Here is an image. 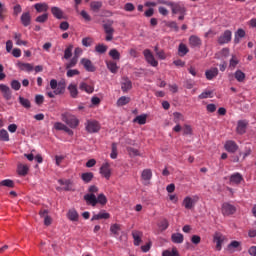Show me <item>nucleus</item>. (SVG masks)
Wrapping results in <instances>:
<instances>
[{
  "mask_svg": "<svg viewBox=\"0 0 256 256\" xmlns=\"http://www.w3.org/2000/svg\"><path fill=\"white\" fill-rule=\"evenodd\" d=\"M61 119L66 125L71 127V129H75L79 126V120L74 115H71L69 113H63L61 115Z\"/></svg>",
  "mask_w": 256,
  "mask_h": 256,
  "instance_id": "1",
  "label": "nucleus"
},
{
  "mask_svg": "<svg viewBox=\"0 0 256 256\" xmlns=\"http://www.w3.org/2000/svg\"><path fill=\"white\" fill-rule=\"evenodd\" d=\"M236 211H237V208L233 204H230L228 202H224L222 204V215H224V217H227L229 215H234Z\"/></svg>",
  "mask_w": 256,
  "mask_h": 256,
  "instance_id": "2",
  "label": "nucleus"
},
{
  "mask_svg": "<svg viewBox=\"0 0 256 256\" xmlns=\"http://www.w3.org/2000/svg\"><path fill=\"white\" fill-rule=\"evenodd\" d=\"M143 55L149 65L152 67H157L159 65V62L155 60V56H153V53L149 49H145L143 51Z\"/></svg>",
  "mask_w": 256,
  "mask_h": 256,
  "instance_id": "3",
  "label": "nucleus"
},
{
  "mask_svg": "<svg viewBox=\"0 0 256 256\" xmlns=\"http://www.w3.org/2000/svg\"><path fill=\"white\" fill-rule=\"evenodd\" d=\"M233 37V32L231 30H225L223 34H221L218 38L219 45H225L227 43H231V39Z\"/></svg>",
  "mask_w": 256,
  "mask_h": 256,
  "instance_id": "4",
  "label": "nucleus"
},
{
  "mask_svg": "<svg viewBox=\"0 0 256 256\" xmlns=\"http://www.w3.org/2000/svg\"><path fill=\"white\" fill-rule=\"evenodd\" d=\"M101 129V125L99 124V122L93 120V121H88L86 123V131L88 133H99Z\"/></svg>",
  "mask_w": 256,
  "mask_h": 256,
  "instance_id": "5",
  "label": "nucleus"
},
{
  "mask_svg": "<svg viewBox=\"0 0 256 256\" xmlns=\"http://www.w3.org/2000/svg\"><path fill=\"white\" fill-rule=\"evenodd\" d=\"M63 93H65V82H59L57 89L53 92H47L46 95L50 99H55V95H63Z\"/></svg>",
  "mask_w": 256,
  "mask_h": 256,
  "instance_id": "6",
  "label": "nucleus"
},
{
  "mask_svg": "<svg viewBox=\"0 0 256 256\" xmlns=\"http://www.w3.org/2000/svg\"><path fill=\"white\" fill-rule=\"evenodd\" d=\"M225 241V236L220 232H216L213 236V242L216 243V251H221L223 243Z\"/></svg>",
  "mask_w": 256,
  "mask_h": 256,
  "instance_id": "7",
  "label": "nucleus"
},
{
  "mask_svg": "<svg viewBox=\"0 0 256 256\" xmlns=\"http://www.w3.org/2000/svg\"><path fill=\"white\" fill-rule=\"evenodd\" d=\"M100 175L105 177V179H111V164L109 162H105L100 167Z\"/></svg>",
  "mask_w": 256,
  "mask_h": 256,
  "instance_id": "8",
  "label": "nucleus"
},
{
  "mask_svg": "<svg viewBox=\"0 0 256 256\" xmlns=\"http://www.w3.org/2000/svg\"><path fill=\"white\" fill-rule=\"evenodd\" d=\"M103 29L106 34L105 41H113V35L115 33L113 26L111 24H104Z\"/></svg>",
  "mask_w": 256,
  "mask_h": 256,
  "instance_id": "9",
  "label": "nucleus"
},
{
  "mask_svg": "<svg viewBox=\"0 0 256 256\" xmlns=\"http://www.w3.org/2000/svg\"><path fill=\"white\" fill-rule=\"evenodd\" d=\"M247 125H249L247 120H239L236 127V133H238V135H245V133H247Z\"/></svg>",
  "mask_w": 256,
  "mask_h": 256,
  "instance_id": "10",
  "label": "nucleus"
},
{
  "mask_svg": "<svg viewBox=\"0 0 256 256\" xmlns=\"http://www.w3.org/2000/svg\"><path fill=\"white\" fill-rule=\"evenodd\" d=\"M219 75V69L217 67H212L205 71V77L207 81H213Z\"/></svg>",
  "mask_w": 256,
  "mask_h": 256,
  "instance_id": "11",
  "label": "nucleus"
},
{
  "mask_svg": "<svg viewBox=\"0 0 256 256\" xmlns=\"http://www.w3.org/2000/svg\"><path fill=\"white\" fill-rule=\"evenodd\" d=\"M151 177H153V172H151V169H145L142 171L141 178L144 181L143 185H145V187H149V181H151Z\"/></svg>",
  "mask_w": 256,
  "mask_h": 256,
  "instance_id": "12",
  "label": "nucleus"
},
{
  "mask_svg": "<svg viewBox=\"0 0 256 256\" xmlns=\"http://www.w3.org/2000/svg\"><path fill=\"white\" fill-rule=\"evenodd\" d=\"M224 149H226L228 153H236L237 149H239V146L235 141L228 140L224 145Z\"/></svg>",
  "mask_w": 256,
  "mask_h": 256,
  "instance_id": "13",
  "label": "nucleus"
},
{
  "mask_svg": "<svg viewBox=\"0 0 256 256\" xmlns=\"http://www.w3.org/2000/svg\"><path fill=\"white\" fill-rule=\"evenodd\" d=\"M81 65H83L84 69H86L89 73H94L95 67L93 62L87 58H82L80 61Z\"/></svg>",
  "mask_w": 256,
  "mask_h": 256,
  "instance_id": "14",
  "label": "nucleus"
},
{
  "mask_svg": "<svg viewBox=\"0 0 256 256\" xmlns=\"http://www.w3.org/2000/svg\"><path fill=\"white\" fill-rule=\"evenodd\" d=\"M172 13L173 15H183V13H186L187 9H185V6L179 4V3H174L172 5Z\"/></svg>",
  "mask_w": 256,
  "mask_h": 256,
  "instance_id": "15",
  "label": "nucleus"
},
{
  "mask_svg": "<svg viewBox=\"0 0 256 256\" xmlns=\"http://www.w3.org/2000/svg\"><path fill=\"white\" fill-rule=\"evenodd\" d=\"M121 89L123 93H127V91H131V89H133V82H131L129 78L124 77L121 83Z\"/></svg>",
  "mask_w": 256,
  "mask_h": 256,
  "instance_id": "16",
  "label": "nucleus"
},
{
  "mask_svg": "<svg viewBox=\"0 0 256 256\" xmlns=\"http://www.w3.org/2000/svg\"><path fill=\"white\" fill-rule=\"evenodd\" d=\"M195 203H197V200L187 196L184 198L182 205L185 207V209L191 210L195 207Z\"/></svg>",
  "mask_w": 256,
  "mask_h": 256,
  "instance_id": "17",
  "label": "nucleus"
},
{
  "mask_svg": "<svg viewBox=\"0 0 256 256\" xmlns=\"http://www.w3.org/2000/svg\"><path fill=\"white\" fill-rule=\"evenodd\" d=\"M20 21L23 27H29L31 25V13L23 12L20 17Z\"/></svg>",
  "mask_w": 256,
  "mask_h": 256,
  "instance_id": "18",
  "label": "nucleus"
},
{
  "mask_svg": "<svg viewBox=\"0 0 256 256\" xmlns=\"http://www.w3.org/2000/svg\"><path fill=\"white\" fill-rule=\"evenodd\" d=\"M54 129H56V131H65V133H68V135H73V130L61 122H56L54 124Z\"/></svg>",
  "mask_w": 256,
  "mask_h": 256,
  "instance_id": "19",
  "label": "nucleus"
},
{
  "mask_svg": "<svg viewBox=\"0 0 256 256\" xmlns=\"http://www.w3.org/2000/svg\"><path fill=\"white\" fill-rule=\"evenodd\" d=\"M0 91L6 101H9L11 99V88H9V86L5 84H0Z\"/></svg>",
  "mask_w": 256,
  "mask_h": 256,
  "instance_id": "20",
  "label": "nucleus"
},
{
  "mask_svg": "<svg viewBox=\"0 0 256 256\" xmlns=\"http://www.w3.org/2000/svg\"><path fill=\"white\" fill-rule=\"evenodd\" d=\"M202 41H201V38H199L198 36H195V35H192L189 37V45L190 47H201L202 45Z\"/></svg>",
  "mask_w": 256,
  "mask_h": 256,
  "instance_id": "21",
  "label": "nucleus"
},
{
  "mask_svg": "<svg viewBox=\"0 0 256 256\" xmlns=\"http://www.w3.org/2000/svg\"><path fill=\"white\" fill-rule=\"evenodd\" d=\"M58 183L63 186L64 191H75V188L73 184L71 183V180H58Z\"/></svg>",
  "mask_w": 256,
  "mask_h": 256,
  "instance_id": "22",
  "label": "nucleus"
},
{
  "mask_svg": "<svg viewBox=\"0 0 256 256\" xmlns=\"http://www.w3.org/2000/svg\"><path fill=\"white\" fill-rule=\"evenodd\" d=\"M107 69L112 72L114 75L119 72V66H117V62L113 60L106 61Z\"/></svg>",
  "mask_w": 256,
  "mask_h": 256,
  "instance_id": "23",
  "label": "nucleus"
},
{
  "mask_svg": "<svg viewBox=\"0 0 256 256\" xmlns=\"http://www.w3.org/2000/svg\"><path fill=\"white\" fill-rule=\"evenodd\" d=\"M51 13L53 15V17H55V19H65V17L63 16L64 13H63V10H61V8L57 7V6H53L51 8Z\"/></svg>",
  "mask_w": 256,
  "mask_h": 256,
  "instance_id": "24",
  "label": "nucleus"
},
{
  "mask_svg": "<svg viewBox=\"0 0 256 256\" xmlns=\"http://www.w3.org/2000/svg\"><path fill=\"white\" fill-rule=\"evenodd\" d=\"M111 217V214L105 212V210L101 211L98 214H94L91 218V221H99L101 219H109Z\"/></svg>",
  "mask_w": 256,
  "mask_h": 256,
  "instance_id": "25",
  "label": "nucleus"
},
{
  "mask_svg": "<svg viewBox=\"0 0 256 256\" xmlns=\"http://www.w3.org/2000/svg\"><path fill=\"white\" fill-rule=\"evenodd\" d=\"M84 199L86 200L87 205H92V207L97 205V196H95V194H86L84 195Z\"/></svg>",
  "mask_w": 256,
  "mask_h": 256,
  "instance_id": "26",
  "label": "nucleus"
},
{
  "mask_svg": "<svg viewBox=\"0 0 256 256\" xmlns=\"http://www.w3.org/2000/svg\"><path fill=\"white\" fill-rule=\"evenodd\" d=\"M241 181H243V176L239 172L234 173L230 176V183H232L233 185H239Z\"/></svg>",
  "mask_w": 256,
  "mask_h": 256,
  "instance_id": "27",
  "label": "nucleus"
},
{
  "mask_svg": "<svg viewBox=\"0 0 256 256\" xmlns=\"http://www.w3.org/2000/svg\"><path fill=\"white\" fill-rule=\"evenodd\" d=\"M17 65L20 71H27L28 73L33 71V64L31 63L18 62Z\"/></svg>",
  "mask_w": 256,
  "mask_h": 256,
  "instance_id": "28",
  "label": "nucleus"
},
{
  "mask_svg": "<svg viewBox=\"0 0 256 256\" xmlns=\"http://www.w3.org/2000/svg\"><path fill=\"white\" fill-rule=\"evenodd\" d=\"M132 237L134 239V245H136V247H139V245H141V237H143V232L133 231Z\"/></svg>",
  "mask_w": 256,
  "mask_h": 256,
  "instance_id": "29",
  "label": "nucleus"
},
{
  "mask_svg": "<svg viewBox=\"0 0 256 256\" xmlns=\"http://www.w3.org/2000/svg\"><path fill=\"white\" fill-rule=\"evenodd\" d=\"M243 37H245V30L239 28L236 32H235V37H234V43L237 45L239 43H241V39H243Z\"/></svg>",
  "mask_w": 256,
  "mask_h": 256,
  "instance_id": "30",
  "label": "nucleus"
},
{
  "mask_svg": "<svg viewBox=\"0 0 256 256\" xmlns=\"http://www.w3.org/2000/svg\"><path fill=\"white\" fill-rule=\"evenodd\" d=\"M34 8L36 9L37 13H46V11L49 10V5H47V3H36Z\"/></svg>",
  "mask_w": 256,
  "mask_h": 256,
  "instance_id": "31",
  "label": "nucleus"
},
{
  "mask_svg": "<svg viewBox=\"0 0 256 256\" xmlns=\"http://www.w3.org/2000/svg\"><path fill=\"white\" fill-rule=\"evenodd\" d=\"M13 35H14V40L16 41V45H18V46H21V45L27 46L28 42L21 39L23 37V34L14 32Z\"/></svg>",
  "mask_w": 256,
  "mask_h": 256,
  "instance_id": "32",
  "label": "nucleus"
},
{
  "mask_svg": "<svg viewBox=\"0 0 256 256\" xmlns=\"http://www.w3.org/2000/svg\"><path fill=\"white\" fill-rule=\"evenodd\" d=\"M68 91L70 93V96L73 98V99H77V95H79V90L77 89V85L75 84H70L68 86Z\"/></svg>",
  "mask_w": 256,
  "mask_h": 256,
  "instance_id": "33",
  "label": "nucleus"
},
{
  "mask_svg": "<svg viewBox=\"0 0 256 256\" xmlns=\"http://www.w3.org/2000/svg\"><path fill=\"white\" fill-rule=\"evenodd\" d=\"M79 89L80 91H85V93H93V91H95V89L93 88V86L88 85L85 82H81L79 85Z\"/></svg>",
  "mask_w": 256,
  "mask_h": 256,
  "instance_id": "34",
  "label": "nucleus"
},
{
  "mask_svg": "<svg viewBox=\"0 0 256 256\" xmlns=\"http://www.w3.org/2000/svg\"><path fill=\"white\" fill-rule=\"evenodd\" d=\"M103 7V3L100 1H93L90 3V9L94 11V13H99V10Z\"/></svg>",
  "mask_w": 256,
  "mask_h": 256,
  "instance_id": "35",
  "label": "nucleus"
},
{
  "mask_svg": "<svg viewBox=\"0 0 256 256\" xmlns=\"http://www.w3.org/2000/svg\"><path fill=\"white\" fill-rule=\"evenodd\" d=\"M67 217L70 221H78L79 220V213H77V210L71 209L67 213Z\"/></svg>",
  "mask_w": 256,
  "mask_h": 256,
  "instance_id": "36",
  "label": "nucleus"
},
{
  "mask_svg": "<svg viewBox=\"0 0 256 256\" xmlns=\"http://www.w3.org/2000/svg\"><path fill=\"white\" fill-rule=\"evenodd\" d=\"M29 173V166L25 164H19L18 165V175H22L25 177Z\"/></svg>",
  "mask_w": 256,
  "mask_h": 256,
  "instance_id": "37",
  "label": "nucleus"
},
{
  "mask_svg": "<svg viewBox=\"0 0 256 256\" xmlns=\"http://www.w3.org/2000/svg\"><path fill=\"white\" fill-rule=\"evenodd\" d=\"M133 122L138 123V125H145V123H147V115L142 114V115L136 116Z\"/></svg>",
  "mask_w": 256,
  "mask_h": 256,
  "instance_id": "38",
  "label": "nucleus"
},
{
  "mask_svg": "<svg viewBox=\"0 0 256 256\" xmlns=\"http://www.w3.org/2000/svg\"><path fill=\"white\" fill-rule=\"evenodd\" d=\"M93 177L94 175L92 172H85L81 175V179L84 181V183H91V181H93Z\"/></svg>",
  "mask_w": 256,
  "mask_h": 256,
  "instance_id": "39",
  "label": "nucleus"
},
{
  "mask_svg": "<svg viewBox=\"0 0 256 256\" xmlns=\"http://www.w3.org/2000/svg\"><path fill=\"white\" fill-rule=\"evenodd\" d=\"M234 77L236 79V81H238V83H243V81H245V73L241 70H237L235 73H234Z\"/></svg>",
  "mask_w": 256,
  "mask_h": 256,
  "instance_id": "40",
  "label": "nucleus"
},
{
  "mask_svg": "<svg viewBox=\"0 0 256 256\" xmlns=\"http://www.w3.org/2000/svg\"><path fill=\"white\" fill-rule=\"evenodd\" d=\"M109 56L114 60V61H119L121 59V53H119L118 49H111L109 51Z\"/></svg>",
  "mask_w": 256,
  "mask_h": 256,
  "instance_id": "41",
  "label": "nucleus"
},
{
  "mask_svg": "<svg viewBox=\"0 0 256 256\" xmlns=\"http://www.w3.org/2000/svg\"><path fill=\"white\" fill-rule=\"evenodd\" d=\"M18 99L22 107H24L25 109H31V101H29V99L24 98L23 96H20Z\"/></svg>",
  "mask_w": 256,
  "mask_h": 256,
  "instance_id": "42",
  "label": "nucleus"
},
{
  "mask_svg": "<svg viewBox=\"0 0 256 256\" xmlns=\"http://www.w3.org/2000/svg\"><path fill=\"white\" fill-rule=\"evenodd\" d=\"M183 239L184 237H183V234L181 233H174L171 236V240L173 243H178V244L183 243Z\"/></svg>",
  "mask_w": 256,
  "mask_h": 256,
  "instance_id": "43",
  "label": "nucleus"
},
{
  "mask_svg": "<svg viewBox=\"0 0 256 256\" xmlns=\"http://www.w3.org/2000/svg\"><path fill=\"white\" fill-rule=\"evenodd\" d=\"M71 57H73V45L70 44L69 46H67V48L64 50V59H71Z\"/></svg>",
  "mask_w": 256,
  "mask_h": 256,
  "instance_id": "44",
  "label": "nucleus"
},
{
  "mask_svg": "<svg viewBox=\"0 0 256 256\" xmlns=\"http://www.w3.org/2000/svg\"><path fill=\"white\" fill-rule=\"evenodd\" d=\"M119 231H121V225L112 224L110 226V233H112V235H115V237H119Z\"/></svg>",
  "mask_w": 256,
  "mask_h": 256,
  "instance_id": "45",
  "label": "nucleus"
},
{
  "mask_svg": "<svg viewBox=\"0 0 256 256\" xmlns=\"http://www.w3.org/2000/svg\"><path fill=\"white\" fill-rule=\"evenodd\" d=\"M173 117H174L173 121L176 125H179L181 121H185V117L183 116V114L179 112H174Z\"/></svg>",
  "mask_w": 256,
  "mask_h": 256,
  "instance_id": "46",
  "label": "nucleus"
},
{
  "mask_svg": "<svg viewBox=\"0 0 256 256\" xmlns=\"http://www.w3.org/2000/svg\"><path fill=\"white\" fill-rule=\"evenodd\" d=\"M178 53L180 57H185V55L189 53V48H187V45L181 43L178 48Z\"/></svg>",
  "mask_w": 256,
  "mask_h": 256,
  "instance_id": "47",
  "label": "nucleus"
},
{
  "mask_svg": "<svg viewBox=\"0 0 256 256\" xmlns=\"http://www.w3.org/2000/svg\"><path fill=\"white\" fill-rule=\"evenodd\" d=\"M107 49H109V48L105 44H98L95 46L96 53H99L100 55L107 53Z\"/></svg>",
  "mask_w": 256,
  "mask_h": 256,
  "instance_id": "48",
  "label": "nucleus"
},
{
  "mask_svg": "<svg viewBox=\"0 0 256 256\" xmlns=\"http://www.w3.org/2000/svg\"><path fill=\"white\" fill-rule=\"evenodd\" d=\"M130 101H131L130 97L122 96L117 100V105L118 107H123L124 105H127L128 103H130Z\"/></svg>",
  "mask_w": 256,
  "mask_h": 256,
  "instance_id": "49",
  "label": "nucleus"
},
{
  "mask_svg": "<svg viewBox=\"0 0 256 256\" xmlns=\"http://www.w3.org/2000/svg\"><path fill=\"white\" fill-rule=\"evenodd\" d=\"M0 186L1 187H9L10 189H13V187H15V182H13V180H11V179L2 180L0 182Z\"/></svg>",
  "mask_w": 256,
  "mask_h": 256,
  "instance_id": "50",
  "label": "nucleus"
},
{
  "mask_svg": "<svg viewBox=\"0 0 256 256\" xmlns=\"http://www.w3.org/2000/svg\"><path fill=\"white\" fill-rule=\"evenodd\" d=\"M79 59L72 57L68 63L65 64L66 69H72V67H75L78 63Z\"/></svg>",
  "mask_w": 256,
  "mask_h": 256,
  "instance_id": "51",
  "label": "nucleus"
},
{
  "mask_svg": "<svg viewBox=\"0 0 256 256\" xmlns=\"http://www.w3.org/2000/svg\"><path fill=\"white\" fill-rule=\"evenodd\" d=\"M213 97V91L208 90V91H204L202 92L199 96L198 99H209Z\"/></svg>",
  "mask_w": 256,
  "mask_h": 256,
  "instance_id": "52",
  "label": "nucleus"
},
{
  "mask_svg": "<svg viewBox=\"0 0 256 256\" xmlns=\"http://www.w3.org/2000/svg\"><path fill=\"white\" fill-rule=\"evenodd\" d=\"M47 19H49V14L44 13L38 17H36V23H46Z\"/></svg>",
  "mask_w": 256,
  "mask_h": 256,
  "instance_id": "53",
  "label": "nucleus"
},
{
  "mask_svg": "<svg viewBox=\"0 0 256 256\" xmlns=\"http://www.w3.org/2000/svg\"><path fill=\"white\" fill-rule=\"evenodd\" d=\"M0 141H9V132L7 130H0Z\"/></svg>",
  "mask_w": 256,
  "mask_h": 256,
  "instance_id": "54",
  "label": "nucleus"
},
{
  "mask_svg": "<svg viewBox=\"0 0 256 256\" xmlns=\"http://www.w3.org/2000/svg\"><path fill=\"white\" fill-rule=\"evenodd\" d=\"M82 45L84 47H91L93 45V38L85 37L82 39Z\"/></svg>",
  "mask_w": 256,
  "mask_h": 256,
  "instance_id": "55",
  "label": "nucleus"
},
{
  "mask_svg": "<svg viewBox=\"0 0 256 256\" xmlns=\"http://www.w3.org/2000/svg\"><path fill=\"white\" fill-rule=\"evenodd\" d=\"M97 199V203H99L100 205H107V197L105 196V194H99Z\"/></svg>",
  "mask_w": 256,
  "mask_h": 256,
  "instance_id": "56",
  "label": "nucleus"
},
{
  "mask_svg": "<svg viewBox=\"0 0 256 256\" xmlns=\"http://www.w3.org/2000/svg\"><path fill=\"white\" fill-rule=\"evenodd\" d=\"M237 65H239V60L237 59V57L232 56V58L230 59L229 68L235 69V67H237Z\"/></svg>",
  "mask_w": 256,
  "mask_h": 256,
  "instance_id": "57",
  "label": "nucleus"
},
{
  "mask_svg": "<svg viewBox=\"0 0 256 256\" xmlns=\"http://www.w3.org/2000/svg\"><path fill=\"white\" fill-rule=\"evenodd\" d=\"M127 151L129 153L130 157H139V155H140L139 150H137L133 147H128Z\"/></svg>",
  "mask_w": 256,
  "mask_h": 256,
  "instance_id": "58",
  "label": "nucleus"
},
{
  "mask_svg": "<svg viewBox=\"0 0 256 256\" xmlns=\"http://www.w3.org/2000/svg\"><path fill=\"white\" fill-rule=\"evenodd\" d=\"M10 85L14 91H19V89H21V82H19V80H12Z\"/></svg>",
  "mask_w": 256,
  "mask_h": 256,
  "instance_id": "59",
  "label": "nucleus"
},
{
  "mask_svg": "<svg viewBox=\"0 0 256 256\" xmlns=\"http://www.w3.org/2000/svg\"><path fill=\"white\" fill-rule=\"evenodd\" d=\"M162 256H179V252H177V250H175V249H173L172 251L165 250L162 253Z\"/></svg>",
  "mask_w": 256,
  "mask_h": 256,
  "instance_id": "60",
  "label": "nucleus"
},
{
  "mask_svg": "<svg viewBox=\"0 0 256 256\" xmlns=\"http://www.w3.org/2000/svg\"><path fill=\"white\" fill-rule=\"evenodd\" d=\"M161 231H166V229L169 228V221L167 219H164L160 222V225H159Z\"/></svg>",
  "mask_w": 256,
  "mask_h": 256,
  "instance_id": "61",
  "label": "nucleus"
},
{
  "mask_svg": "<svg viewBox=\"0 0 256 256\" xmlns=\"http://www.w3.org/2000/svg\"><path fill=\"white\" fill-rule=\"evenodd\" d=\"M111 159L117 158V143H112V151L110 154Z\"/></svg>",
  "mask_w": 256,
  "mask_h": 256,
  "instance_id": "62",
  "label": "nucleus"
},
{
  "mask_svg": "<svg viewBox=\"0 0 256 256\" xmlns=\"http://www.w3.org/2000/svg\"><path fill=\"white\" fill-rule=\"evenodd\" d=\"M170 29H174V31H179V26L177 25V22L175 21H170V22H167L166 24Z\"/></svg>",
  "mask_w": 256,
  "mask_h": 256,
  "instance_id": "63",
  "label": "nucleus"
},
{
  "mask_svg": "<svg viewBox=\"0 0 256 256\" xmlns=\"http://www.w3.org/2000/svg\"><path fill=\"white\" fill-rule=\"evenodd\" d=\"M79 74H80V72L77 69H73V70L70 69L66 73L67 77H75V75H79Z\"/></svg>",
  "mask_w": 256,
  "mask_h": 256,
  "instance_id": "64",
  "label": "nucleus"
}]
</instances>
